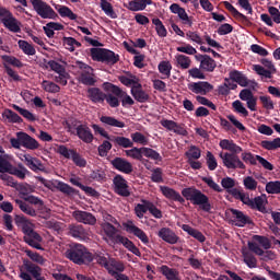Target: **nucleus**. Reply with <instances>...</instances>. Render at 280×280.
<instances>
[{"label": "nucleus", "instance_id": "nucleus-3", "mask_svg": "<svg viewBox=\"0 0 280 280\" xmlns=\"http://www.w3.org/2000/svg\"><path fill=\"white\" fill-rule=\"evenodd\" d=\"M66 257L78 266H83V264H91V261H93V254L82 244H75L68 249L66 252Z\"/></svg>", "mask_w": 280, "mask_h": 280}, {"label": "nucleus", "instance_id": "nucleus-18", "mask_svg": "<svg viewBox=\"0 0 280 280\" xmlns=\"http://www.w3.org/2000/svg\"><path fill=\"white\" fill-rule=\"evenodd\" d=\"M110 165L114 167V170H117L122 174H132L133 172L132 163L128 162V160L124 158H114L110 161Z\"/></svg>", "mask_w": 280, "mask_h": 280}, {"label": "nucleus", "instance_id": "nucleus-7", "mask_svg": "<svg viewBox=\"0 0 280 280\" xmlns=\"http://www.w3.org/2000/svg\"><path fill=\"white\" fill-rule=\"evenodd\" d=\"M0 23L13 34H21V21H19L12 12L5 8H0Z\"/></svg>", "mask_w": 280, "mask_h": 280}, {"label": "nucleus", "instance_id": "nucleus-42", "mask_svg": "<svg viewBox=\"0 0 280 280\" xmlns=\"http://www.w3.org/2000/svg\"><path fill=\"white\" fill-rule=\"evenodd\" d=\"M142 156H145V159H151V161H163V156H161L160 152L148 147H142Z\"/></svg>", "mask_w": 280, "mask_h": 280}, {"label": "nucleus", "instance_id": "nucleus-14", "mask_svg": "<svg viewBox=\"0 0 280 280\" xmlns=\"http://www.w3.org/2000/svg\"><path fill=\"white\" fill-rule=\"evenodd\" d=\"M195 59L197 62H200L201 71L213 73V71H215V67H218V63L209 55H195Z\"/></svg>", "mask_w": 280, "mask_h": 280}, {"label": "nucleus", "instance_id": "nucleus-30", "mask_svg": "<svg viewBox=\"0 0 280 280\" xmlns=\"http://www.w3.org/2000/svg\"><path fill=\"white\" fill-rule=\"evenodd\" d=\"M88 97L93 102V104H104L106 93H104L100 88H90L88 89Z\"/></svg>", "mask_w": 280, "mask_h": 280}, {"label": "nucleus", "instance_id": "nucleus-55", "mask_svg": "<svg viewBox=\"0 0 280 280\" xmlns=\"http://www.w3.org/2000/svg\"><path fill=\"white\" fill-rule=\"evenodd\" d=\"M130 137L132 143H139V145H148V143H150V140L139 131L131 133Z\"/></svg>", "mask_w": 280, "mask_h": 280}, {"label": "nucleus", "instance_id": "nucleus-53", "mask_svg": "<svg viewBox=\"0 0 280 280\" xmlns=\"http://www.w3.org/2000/svg\"><path fill=\"white\" fill-rule=\"evenodd\" d=\"M185 156H187L188 161H198L202 156V152L198 147L191 145Z\"/></svg>", "mask_w": 280, "mask_h": 280}, {"label": "nucleus", "instance_id": "nucleus-12", "mask_svg": "<svg viewBox=\"0 0 280 280\" xmlns=\"http://www.w3.org/2000/svg\"><path fill=\"white\" fill-rule=\"evenodd\" d=\"M114 191L117 196H121L122 198H128L130 196V186H128V180L124 178V175H116L113 178Z\"/></svg>", "mask_w": 280, "mask_h": 280}, {"label": "nucleus", "instance_id": "nucleus-23", "mask_svg": "<svg viewBox=\"0 0 280 280\" xmlns=\"http://www.w3.org/2000/svg\"><path fill=\"white\" fill-rule=\"evenodd\" d=\"M77 137L83 141V143H93L95 136H93V131L86 125H79L75 128Z\"/></svg>", "mask_w": 280, "mask_h": 280}, {"label": "nucleus", "instance_id": "nucleus-59", "mask_svg": "<svg viewBox=\"0 0 280 280\" xmlns=\"http://www.w3.org/2000/svg\"><path fill=\"white\" fill-rule=\"evenodd\" d=\"M57 154L63 156V159H72L75 154V150L67 148V145L61 144L57 147Z\"/></svg>", "mask_w": 280, "mask_h": 280}, {"label": "nucleus", "instance_id": "nucleus-24", "mask_svg": "<svg viewBox=\"0 0 280 280\" xmlns=\"http://www.w3.org/2000/svg\"><path fill=\"white\" fill-rule=\"evenodd\" d=\"M15 224L16 226H21L22 233L24 236L30 235V233L34 232V224L23 214L15 215Z\"/></svg>", "mask_w": 280, "mask_h": 280}, {"label": "nucleus", "instance_id": "nucleus-31", "mask_svg": "<svg viewBox=\"0 0 280 280\" xmlns=\"http://www.w3.org/2000/svg\"><path fill=\"white\" fill-rule=\"evenodd\" d=\"M108 141L114 143L115 148H135V143L132 142V140L124 136H109Z\"/></svg>", "mask_w": 280, "mask_h": 280}, {"label": "nucleus", "instance_id": "nucleus-62", "mask_svg": "<svg viewBox=\"0 0 280 280\" xmlns=\"http://www.w3.org/2000/svg\"><path fill=\"white\" fill-rule=\"evenodd\" d=\"M265 190L267 191V194L279 195L280 194V180L268 182L266 184Z\"/></svg>", "mask_w": 280, "mask_h": 280}, {"label": "nucleus", "instance_id": "nucleus-52", "mask_svg": "<svg viewBox=\"0 0 280 280\" xmlns=\"http://www.w3.org/2000/svg\"><path fill=\"white\" fill-rule=\"evenodd\" d=\"M175 60L179 69H189L191 67V59L185 55H176Z\"/></svg>", "mask_w": 280, "mask_h": 280}, {"label": "nucleus", "instance_id": "nucleus-26", "mask_svg": "<svg viewBox=\"0 0 280 280\" xmlns=\"http://www.w3.org/2000/svg\"><path fill=\"white\" fill-rule=\"evenodd\" d=\"M92 261H96V264H98V266H102V268H105L106 271L110 272V270H113L110 268V255L104 253V252H95L94 254H92Z\"/></svg>", "mask_w": 280, "mask_h": 280}, {"label": "nucleus", "instance_id": "nucleus-50", "mask_svg": "<svg viewBox=\"0 0 280 280\" xmlns=\"http://www.w3.org/2000/svg\"><path fill=\"white\" fill-rule=\"evenodd\" d=\"M13 110H16V113H19L20 115H22V117H24V119H27V121H36V117L34 114H32V112L22 108L21 106L13 104L12 105Z\"/></svg>", "mask_w": 280, "mask_h": 280}, {"label": "nucleus", "instance_id": "nucleus-43", "mask_svg": "<svg viewBox=\"0 0 280 280\" xmlns=\"http://www.w3.org/2000/svg\"><path fill=\"white\" fill-rule=\"evenodd\" d=\"M142 202L143 203H138L135 207V213L140 220L145 215V213H148V211H150V201L143 199Z\"/></svg>", "mask_w": 280, "mask_h": 280}, {"label": "nucleus", "instance_id": "nucleus-33", "mask_svg": "<svg viewBox=\"0 0 280 280\" xmlns=\"http://www.w3.org/2000/svg\"><path fill=\"white\" fill-rule=\"evenodd\" d=\"M2 121H4V124H23V118L12 109L5 108L2 112Z\"/></svg>", "mask_w": 280, "mask_h": 280}, {"label": "nucleus", "instance_id": "nucleus-45", "mask_svg": "<svg viewBox=\"0 0 280 280\" xmlns=\"http://www.w3.org/2000/svg\"><path fill=\"white\" fill-rule=\"evenodd\" d=\"M126 156L133 159L135 161H143V147H132L130 150L125 151Z\"/></svg>", "mask_w": 280, "mask_h": 280}, {"label": "nucleus", "instance_id": "nucleus-46", "mask_svg": "<svg viewBox=\"0 0 280 280\" xmlns=\"http://www.w3.org/2000/svg\"><path fill=\"white\" fill-rule=\"evenodd\" d=\"M158 69L160 73L164 75L162 77V80H167V78L172 75V63H170V61H161Z\"/></svg>", "mask_w": 280, "mask_h": 280}, {"label": "nucleus", "instance_id": "nucleus-38", "mask_svg": "<svg viewBox=\"0 0 280 280\" xmlns=\"http://www.w3.org/2000/svg\"><path fill=\"white\" fill-rule=\"evenodd\" d=\"M160 272L167 280H180V276H179L180 273L178 272V270H176L175 268H170L166 265H163L160 268Z\"/></svg>", "mask_w": 280, "mask_h": 280}, {"label": "nucleus", "instance_id": "nucleus-6", "mask_svg": "<svg viewBox=\"0 0 280 280\" xmlns=\"http://www.w3.org/2000/svg\"><path fill=\"white\" fill-rule=\"evenodd\" d=\"M91 58L95 62H104L105 65H117L119 62V55L115 51L106 48H91L90 49Z\"/></svg>", "mask_w": 280, "mask_h": 280}, {"label": "nucleus", "instance_id": "nucleus-13", "mask_svg": "<svg viewBox=\"0 0 280 280\" xmlns=\"http://www.w3.org/2000/svg\"><path fill=\"white\" fill-rule=\"evenodd\" d=\"M125 231L130 235H135V237H138V240L142 242V244H150V238L148 237V234L139 226L135 225L132 221H129L125 224Z\"/></svg>", "mask_w": 280, "mask_h": 280}, {"label": "nucleus", "instance_id": "nucleus-15", "mask_svg": "<svg viewBox=\"0 0 280 280\" xmlns=\"http://www.w3.org/2000/svg\"><path fill=\"white\" fill-rule=\"evenodd\" d=\"M161 126H163V128H166V130H170L171 132H174L175 135H179L182 137H187V135H189L187 129H185L184 124L178 125V122L174 120L162 119Z\"/></svg>", "mask_w": 280, "mask_h": 280}, {"label": "nucleus", "instance_id": "nucleus-11", "mask_svg": "<svg viewBox=\"0 0 280 280\" xmlns=\"http://www.w3.org/2000/svg\"><path fill=\"white\" fill-rule=\"evenodd\" d=\"M260 63L264 65L266 68H264L260 65H254L253 71L257 73V75H262V78L272 79V73H277V68L275 67V63L270 61L269 59H261Z\"/></svg>", "mask_w": 280, "mask_h": 280}, {"label": "nucleus", "instance_id": "nucleus-32", "mask_svg": "<svg viewBox=\"0 0 280 280\" xmlns=\"http://www.w3.org/2000/svg\"><path fill=\"white\" fill-rule=\"evenodd\" d=\"M103 231L105 235H107V237L110 240V242H113V244H119L120 242L118 237H125L121 236V234H117V228L110 223H104Z\"/></svg>", "mask_w": 280, "mask_h": 280}, {"label": "nucleus", "instance_id": "nucleus-5", "mask_svg": "<svg viewBox=\"0 0 280 280\" xmlns=\"http://www.w3.org/2000/svg\"><path fill=\"white\" fill-rule=\"evenodd\" d=\"M10 143L15 150H21V148L38 150V148H40V143H38L36 139L23 131L16 132V138H11Z\"/></svg>", "mask_w": 280, "mask_h": 280}, {"label": "nucleus", "instance_id": "nucleus-44", "mask_svg": "<svg viewBox=\"0 0 280 280\" xmlns=\"http://www.w3.org/2000/svg\"><path fill=\"white\" fill-rule=\"evenodd\" d=\"M101 10H103L109 19H117V12H115L113 4L108 2V0H101Z\"/></svg>", "mask_w": 280, "mask_h": 280}, {"label": "nucleus", "instance_id": "nucleus-61", "mask_svg": "<svg viewBox=\"0 0 280 280\" xmlns=\"http://www.w3.org/2000/svg\"><path fill=\"white\" fill-rule=\"evenodd\" d=\"M98 150V155L101 156H108V152L113 150V143H110V140H104L101 145L97 148Z\"/></svg>", "mask_w": 280, "mask_h": 280}, {"label": "nucleus", "instance_id": "nucleus-35", "mask_svg": "<svg viewBox=\"0 0 280 280\" xmlns=\"http://www.w3.org/2000/svg\"><path fill=\"white\" fill-rule=\"evenodd\" d=\"M182 231H185V233H188L190 237H194L197 240V242H200V244H203V242H207V237L202 232L191 228L189 224H183L182 225Z\"/></svg>", "mask_w": 280, "mask_h": 280}, {"label": "nucleus", "instance_id": "nucleus-34", "mask_svg": "<svg viewBox=\"0 0 280 280\" xmlns=\"http://www.w3.org/2000/svg\"><path fill=\"white\" fill-rule=\"evenodd\" d=\"M154 2L152 0H131L128 3V10L130 12H141L148 8V5H152Z\"/></svg>", "mask_w": 280, "mask_h": 280}, {"label": "nucleus", "instance_id": "nucleus-64", "mask_svg": "<svg viewBox=\"0 0 280 280\" xmlns=\"http://www.w3.org/2000/svg\"><path fill=\"white\" fill-rule=\"evenodd\" d=\"M243 185L245 189H247V191H255L257 189L258 183L256 182V179H254L253 176H246L243 179Z\"/></svg>", "mask_w": 280, "mask_h": 280}, {"label": "nucleus", "instance_id": "nucleus-49", "mask_svg": "<svg viewBox=\"0 0 280 280\" xmlns=\"http://www.w3.org/2000/svg\"><path fill=\"white\" fill-rule=\"evenodd\" d=\"M24 267L26 272H28V275H32L33 279H38V277H40V272L43 269L37 265L33 262H25Z\"/></svg>", "mask_w": 280, "mask_h": 280}, {"label": "nucleus", "instance_id": "nucleus-9", "mask_svg": "<svg viewBox=\"0 0 280 280\" xmlns=\"http://www.w3.org/2000/svg\"><path fill=\"white\" fill-rule=\"evenodd\" d=\"M33 5V10H35L36 14L40 16V19H50L51 21H57L58 13L44 0H30Z\"/></svg>", "mask_w": 280, "mask_h": 280}, {"label": "nucleus", "instance_id": "nucleus-56", "mask_svg": "<svg viewBox=\"0 0 280 280\" xmlns=\"http://www.w3.org/2000/svg\"><path fill=\"white\" fill-rule=\"evenodd\" d=\"M254 242H257L262 246L265 250H270L272 248V243L270 242V238L267 236H261V235H254L253 236Z\"/></svg>", "mask_w": 280, "mask_h": 280}, {"label": "nucleus", "instance_id": "nucleus-16", "mask_svg": "<svg viewBox=\"0 0 280 280\" xmlns=\"http://www.w3.org/2000/svg\"><path fill=\"white\" fill-rule=\"evenodd\" d=\"M170 10L172 14H177L178 19L182 20L184 25H188V27H192L194 25V18L187 14L185 8H182L178 3H173L170 5Z\"/></svg>", "mask_w": 280, "mask_h": 280}, {"label": "nucleus", "instance_id": "nucleus-63", "mask_svg": "<svg viewBox=\"0 0 280 280\" xmlns=\"http://www.w3.org/2000/svg\"><path fill=\"white\" fill-rule=\"evenodd\" d=\"M244 264L249 268H255L257 266V258L250 252H243Z\"/></svg>", "mask_w": 280, "mask_h": 280}, {"label": "nucleus", "instance_id": "nucleus-41", "mask_svg": "<svg viewBox=\"0 0 280 280\" xmlns=\"http://www.w3.org/2000/svg\"><path fill=\"white\" fill-rule=\"evenodd\" d=\"M56 188L58 189V191H61V194H66V196H75L80 194L79 190L71 187L69 184L65 182H58Z\"/></svg>", "mask_w": 280, "mask_h": 280}, {"label": "nucleus", "instance_id": "nucleus-10", "mask_svg": "<svg viewBox=\"0 0 280 280\" xmlns=\"http://www.w3.org/2000/svg\"><path fill=\"white\" fill-rule=\"evenodd\" d=\"M77 65L81 70V74L79 77L81 84H84L85 86H95L97 80L93 78V68L82 61H78Z\"/></svg>", "mask_w": 280, "mask_h": 280}, {"label": "nucleus", "instance_id": "nucleus-58", "mask_svg": "<svg viewBox=\"0 0 280 280\" xmlns=\"http://www.w3.org/2000/svg\"><path fill=\"white\" fill-rule=\"evenodd\" d=\"M47 65L51 69V71H55V73H58L59 75H61V78H65L67 71L65 70L62 65H60L56 60H49Z\"/></svg>", "mask_w": 280, "mask_h": 280}, {"label": "nucleus", "instance_id": "nucleus-40", "mask_svg": "<svg viewBox=\"0 0 280 280\" xmlns=\"http://www.w3.org/2000/svg\"><path fill=\"white\" fill-rule=\"evenodd\" d=\"M100 119L105 126H112V128H126V122L117 120L113 116H102Z\"/></svg>", "mask_w": 280, "mask_h": 280}, {"label": "nucleus", "instance_id": "nucleus-48", "mask_svg": "<svg viewBox=\"0 0 280 280\" xmlns=\"http://www.w3.org/2000/svg\"><path fill=\"white\" fill-rule=\"evenodd\" d=\"M18 45L26 56H36V48H34V46L26 40L20 39Z\"/></svg>", "mask_w": 280, "mask_h": 280}, {"label": "nucleus", "instance_id": "nucleus-8", "mask_svg": "<svg viewBox=\"0 0 280 280\" xmlns=\"http://www.w3.org/2000/svg\"><path fill=\"white\" fill-rule=\"evenodd\" d=\"M102 89L106 93H113V95H116V97H119L121 102V106H124V108H127V106H135V100H132V96L128 95V93L121 90V88L110 82H104L102 84Z\"/></svg>", "mask_w": 280, "mask_h": 280}, {"label": "nucleus", "instance_id": "nucleus-28", "mask_svg": "<svg viewBox=\"0 0 280 280\" xmlns=\"http://www.w3.org/2000/svg\"><path fill=\"white\" fill-rule=\"evenodd\" d=\"M131 95L136 102H139L140 104H145V102L150 101V94L143 91V85H141V83H137V85L131 88Z\"/></svg>", "mask_w": 280, "mask_h": 280}, {"label": "nucleus", "instance_id": "nucleus-36", "mask_svg": "<svg viewBox=\"0 0 280 280\" xmlns=\"http://www.w3.org/2000/svg\"><path fill=\"white\" fill-rule=\"evenodd\" d=\"M14 202L16 207H19V209L22 211V213H25L31 218H36V209H34L32 205L27 203V201H23L22 199H15Z\"/></svg>", "mask_w": 280, "mask_h": 280}, {"label": "nucleus", "instance_id": "nucleus-60", "mask_svg": "<svg viewBox=\"0 0 280 280\" xmlns=\"http://www.w3.org/2000/svg\"><path fill=\"white\" fill-rule=\"evenodd\" d=\"M105 101L108 104V106H110V108H119V96L113 94V92L105 94Z\"/></svg>", "mask_w": 280, "mask_h": 280}, {"label": "nucleus", "instance_id": "nucleus-29", "mask_svg": "<svg viewBox=\"0 0 280 280\" xmlns=\"http://www.w3.org/2000/svg\"><path fill=\"white\" fill-rule=\"evenodd\" d=\"M24 242L28 246H32V248H36V250H43V246L40 245V242H43V236H40V234H38L36 231L26 234L24 236Z\"/></svg>", "mask_w": 280, "mask_h": 280}, {"label": "nucleus", "instance_id": "nucleus-2", "mask_svg": "<svg viewBox=\"0 0 280 280\" xmlns=\"http://www.w3.org/2000/svg\"><path fill=\"white\" fill-rule=\"evenodd\" d=\"M219 145L222 150L232 152L220 153V159H222L224 167L228 170H246V164L237 155L242 152V147L237 145L233 140L226 139L221 140Z\"/></svg>", "mask_w": 280, "mask_h": 280}, {"label": "nucleus", "instance_id": "nucleus-21", "mask_svg": "<svg viewBox=\"0 0 280 280\" xmlns=\"http://www.w3.org/2000/svg\"><path fill=\"white\" fill-rule=\"evenodd\" d=\"M230 212L232 213L233 222L235 226L244 228L246 224H254L253 219L250 217L244 214L241 210L237 209H230Z\"/></svg>", "mask_w": 280, "mask_h": 280}, {"label": "nucleus", "instance_id": "nucleus-19", "mask_svg": "<svg viewBox=\"0 0 280 280\" xmlns=\"http://www.w3.org/2000/svg\"><path fill=\"white\" fill-rule=\"evenodd\" d=\"M223 5L225 9H228L229 12L234 16V19H237L242 25H245V27L253 26V22H250V19L248 16L244 15L242 12H240L233 4H231L229 1H224Z\"/></svg>", "mask_w": 280, "mask_h": 280}, {"label": "nucleus", "instance_id": "nucleus-25", "mask_svg": "<svg viewBox=\"0 0 280 280\" xmlns=\"http://www.w3.org/2000/svg\"><path fill=\"white\" fill-rule=\"evenodd\" d=\"M158 236L163 240V242H166V244H178V240H180L174 230L170 228L160 229Z\"/></svg>", "mask_w": 280, "mask_h": 280}, {"label": "nucleus", "instance_id": "nucleus-1", "mask_svg": "<svg viewBox=\"0 0 280 280\" xmlns=\"http://www.w3.org/2000/svg\"><path fill=\"white\" fill-rule=\"evenodd\" d=\"M160 190L167 200L179 202V205H185V200H188L191 205H195V207H199L201 211L211 213L212 207L209 196L194 186L184 188L182 190L183 197L180 196V192L176 191L174 188H170V186H160Z\"/></svg>", "mask_w": 280, "mask_h": 280}, {"label": "nucleus", "instance_id": "nucleus-57", "mask_svg": "<svg viewBox=\"0 0 280 280\" xmlns=\"http://www.w3.org/2000/svg\"><path fill=\"white\" fill-rule=\"evenodd\" d=\"M42 88L44 91H46V93H60V85L51 81L44 80L42 82Z\"/></svg>", "mask_w": 280, "mask_h": 280}, {"label": "nucleus", "instance_id": "nucleus-4", "mask_svg": "<svg viewBox=\"0 0 280 280\" xmlns=\"http://www.w3.org/2000/svg\"><path fill=\"white\" fill-rule=\"evenodd\" d=\"M230 194L231 196H233V198H235V200H241V202L249 207V209H256L260 213L267 212L266 206H264V198L261 196L250 199V196L248 194L243 192L237 188H233L232 190H230Z\"/></svg>", "mask_w": 280, "mask_h": 280}, {"label": "nucleus", "instance_id": "nucleus-17", "mask_svg": "<svg viewBox=\"0 0 280 280\" xmlns=\"http://www.w3.org/2000/svg\"><path fill=\"white\" fill-rule=\"evenodd\" d=\"M189 91L196 95H207L213 90V85L207 81H198L188 84Z\"/></svg>", "mask_w": 280, "mask_h": 280}, {"label": "nucleus", "instance_id": "nucleus-20", "mask_svg": "<svg viewBox=\"0 0 280 280\" xmlns=\"http://www.w3.org/2000/svg\"><path fill=\"white\" fill-rule=\"evenodd\" d=\"M69 235L74 237V240H80V242H86L89 240V230L84 229L80 224H70L68 228Z\"/></svg>", "mask_w": 280, "mask_h": 280}, {"label": "nucleus", "instance_id": "nucleus-51", "mask_svg": "<svg viewBox=\"0 0 280 280\" xmlns=\"http://www.w3.org/2000/svg\"><path fill=\"white\" fill-rule=\"evenodd\" d=\"M261 148H264V150H279L280 148V138H275L273 140H264L260 142Z\"/></svg>", "mask_w": 280, "mask_h": 280}, {"label": "nucleus", "instance_id": "nucleus-54", "mask_svg": "<svg viewBox=\"0 0 280 280\" xmlns=\"http://www.w3.org/2000/svg\"><path fill=\"white\" fill-rule=\"evenodd\" d=\"M1 59L3 60V62H5L4 65H11L12 67H16L18 69L23 68V62L14 56L3 55Z\"/></svg>", "mask_w": 280, "mask_h": 280}, {"label": "nucleus", "instance_id": "nucleus-22", "mask_svg": "<svg viewBox=\"0 0 280 280\" xmlns=\"http://www.w3.org/2000/svg\"><path fill=\"white\" fill-rule=\"evenodd\" d=\"M73 218L77 220V222L89 224L90 226H95V224H97V219L95 215L88 211L77 210L73 212Z\"/></svg>", "mask_w": 280, "mask_h": 280}, {"label": "nucleus", "instance_id": "nucleus-27", "mask_svg": "<svg viewBox=\"0 0 280 280\" xmlns=\"http://www.w3.org/2000/svg\"><path fill=\"white\" fill-rule=\"evenodd\" d=\"M22 161H24L25 165L30 167L32 172H45V165H43V162H40L38 158H33L30 154H24Z\"/></svg>", "mask_w": 280, "mask_h": 280}, {"label": "nucleus", "instance_id": "nucleus-37", "mask_svg": "<svg viewBox=\"0 0 280 280\" xmlns=\"http://www.w3.org/2000/svg\"><path fill=\"white\" fill-rule=\"evenodd\" d=\"M118 242H120L118 244H122V246H125L127 250L132 253V255H136V257H141V250H139V247H137V245H135V243L130 241L128 237L118 236Z\"/></svg>", "mask_w": 280, "mask_h": 280}, {"label": "nucleus", "instance_id": "nucleus-47", "mask_svg": "<svg viewBox=\"0 0 280 280\" xmlns=\"http://www.w3.org/2000/svg\"><path fill=\"white\" fill-rule=\"evenodd\" d=\"M152 23H153V25H155V31H156L158 36H160V38L167 37V28H165V25L163 24L161 19L154 18V19H152Z\"/></svg>", "mask_w": 280, "mask_h": 280}, {"label": "nucleus", "instance_id": "nucleus-39", "mask_svg": "<svg viewBox=\"0 0 280 280\" xmlns=\"http://www.w3.org/2000/svg\"><path fill=\"white\" fill-rule=\"evenodd\" d=\"M55 10H57L62 19H70V21H75V19H78V14L73 13L69 7L56 5Z\"/></svg>", "mask_w": 280, "mask_h": 280}]
</instances>
